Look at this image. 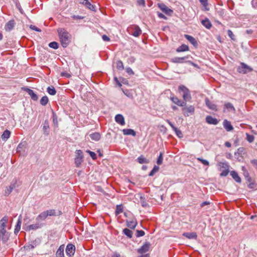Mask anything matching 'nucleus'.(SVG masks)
<instances>
[{
    "mask_svg": "<svg viewBox=\"0 0 257 257\" xmlns=\"http://www.w3.org/2000/svg\"><path fill=\"white\" fill-rule=\"evenodd\" d=\"M201 24L208 29H210L212 26L211 23L207 18L201 21Z\"/></svg>",
    "mask_w": 257,
    "mask_h": 257,
    "instance_id": "obj_26",
    "label": "nucleus"
},
{
    "mask_svg": "<svg viewBox=\"0 0 257 257\" xmlns=\"http://www.w3.org/2000/svg\"><path fill=\"white\" fill-rule=\"evenodd\" d=\"M47 91L49 94L51 95H54L56 93V90L53 86H49L47 89Z\"/></svg>",
    "mask_w": 257,
    "mask_h": 257,
    "instance_id": "obj_42",
    "label": "nucleus"
},
{
    "mask_svg": "<svg viewBox=\"0 0 257 257\" xmlns=\"http://www.w3.org/2000/svg\"><path fill=\"white\" fill-rule=\"evenodd\" d=\"M30 28L33 30H34L37 32H41V30L40 29L37 28L36 26H35L34 25H30Z\"/></svg>",
    "mask_w": 257,
    "mask_h": 257,
    "instance_id": "obj_60",
    "label": "nucleus"
},
{
    "mask_svg": "<svg viewBox=\"0 0 257 257\" xmlns=\"http://www.w3.org/2000/svg\"><path fill=\"white\" fill-rule=\"evenodd\" d=\"M41 227V225L39 223L31 224L27 227V230H36Z\"/></svg>",
    "mask_w": 257,
    "mask_h": 257,
    "instance_id": "obj_33",
    "label": "nucleus"
},
{
    "mask_svg": "<svg viewBox=\"0 0 257 257\" xmlns=\"http://www.w3.org/2000/svg\"><path fill=\"white\" fill-rule=\"evenodd\" d=\"M52 118H53V121L54 124V125L56 126L58 125V122L57 120V116L56 113L52 111Z\"/></svg>",
    "mask_w": 257,
    "mask_h": 257,
    "instance_id": "obj_46",
    "label": "nucleus"
},
{
    "mask_svg": "<svg viewBox=\"0 0 257 257\" xmlns=\"http://www.w3.org/2000/svg\"><path fill=\"white\" fill-rule=\"evenodd\" d=\"M123 206L121 204L120 205H117L116 207V210H115V215H117L121 213L123 211Z\"/></svg>",
    "mask_w": 257,
    "mask_h": 257,
    "instance_id": "obj_43",
    "label": "nucleus"
},
{
    "mask_svg": "<svg viewBox=\"0 0 257 257\" xmlns=\"http://www.w3.org/2000/svg\"><path fill=\"white\" fill-rule=\"evenodd\" d=\"M86 152L89 154L90 156L91 157V158L93 160H96V159L97 156H96V154L94 152H92V151H89V150H87Z\"/></svg>",
    "mask_w": 257,
    "mask_h": 257,
    "instance_id": "obj_54",
    "label": "nucleus"
},
{
    "mask_svg": "<svg viewBox=\"0 0 257 257\" xmlns=\"http://www.w3.org/2000/svg\"><path fill=\"white\" fill-rule=\"evenodd\" d=\"M64 245H61L57 249L56 255L57 257H65L64 253Z\"/></svg>",
    "mask_w": 257,
    "mask_h": 257,
    "instance_id": "obj_24",
    "label": "nucleus"
},
{
    "mask_svg": "<svg viewBox=\"0 0 257 257\" xmlns=\"http://www.w3.org/2000/svg\"><path fill=\"white\" fill-rule=\"evenodd\" d=\"M21 218H22V215H20L19 217V219L17 222V224L15 226L14 233L16 234H17L19 232V231L21 229V223H22Z\"/></svg>",
    "mask_w": 257,
    "mask_h": 257,
    "instance_id": "obj_29",
    "label": "nucleus"
},
{
    "mask_svg": "<svg viewBox=\"0 0 257 257\" xmlns=\"http://www.w3.org/2000/svg\"><path fill=\"white\" fill-rule=\"evenodd\" d=\"M197 160L205 166H208L209 165V162L206 160H204L200 158H197Z\"/></svg>",
    "mask_w": 257,
    "mask_h": 257,
    "instance_id": "obj_59",
    "label": "nucleus"
},
{
    "mask_svg": "<svg viewBox=\"0 0 257 257\" xmlns=\"http://www.w3.org/2000/svg\"><path fill=\"white\" fill-rule=\"evenodd\" d=\"M224 109H227L228 111L232 110L233 111H235V109L232 103L230 102H227L224 104Z\"/></svg>",
    "mask_w": 257,
    "mask_h": 257,
    "instance_id": "obj_38",
    "label": "nucleus"
},
{
    "mask_svg": "<svg viewBox=\"0 0 257 257\" xmlns=\"http://www.w3.org/2000/svg\"><path fill=\"white\" fill-rule=\"evenodd\" d=\"M49 46L51 48L57 49L59 47V44L56 42H52L49 44Z\"/></svg>",
    "mask_w": 257,
    "mask_h": 257,
    "instance_id": "obj_48",
    "label": "nucleus"
},
{
    "mask_svg": "<svg viewBox=\"0 0 257 257\" xmlns=\"http://www.w3.org/2000/svg\"><path fill=\"white\" fill-rule=\"evenodd\" d=\"M159 169V167L158 166H155L152 170L150 172L149 176H153L155 173L158 171Z\"/></svg>",
    "mask_w": 257,
    "mask_h": 257,
    "instance_id": "obj_52",
    "label": "nucleus"
},
{
    "mask_svg": "<svg viewBox=\"0 0 257 257\" xmlns=\"http://www.w3.org/2000/svg\"><path fill=\"white\" fill-rule=\"evenodd\" d=\"M229 169H224V170H221L222 172H221V173L220 174V176H222V177H225V176H226L228 174V173L229 172Z\"/></svg>",
    "mask_w": 257,
    "mask_h": 257,
    "instance_id": "obj_55",
    "label": "nucleus"
},
{
    "mask_svg": "<svg viewBox=\"0 0 257 257\" xmlns=\"http://www.w3.org/2000/svg\"><path fill=\"white\" fill-rule=\"evenodd\" d=\"M223 125L224 128L227 132L231 131L233 130V127L231 125V122L227 119H224L223 122Z\"/></svg>",
    "mask_w": 257,
    "mask_h": 257,
    "instance_id": "obj_19",
    "label": "nucleus"
},
{
    "mask_svg": "<svg viewBox=\"0 0 257 257\" xmlns=\"http://www.w3.org/2000/svg\"><path fill=\"white\" fill-rule=\"evenodd\" d=\"M137 4L139 6H143L144 7L145 6V0H138L137 1Z\"/></svg>",
    "mask_w": 257,
    "mask_h": 257,
    "instance_id": "obj_63",
    "label": "nucleus"
},
{
    "mask_svg": "<svg viewBox=\"0 0 257 257\" xmlns=\"http://www.w3.org/2000/svg\"><path fill=\"white\" fill-rule=\"evenodd\" d=\"M11 132L8 130L5 131L1 136V138L4 141H7L10 137Z\"/></svg>",
    "mask_w": 257,
    "mask_h": 257,
    "instance_id": "obj_34",
    "label": "nucleus"
},
{
    "mask_svg": "<svg viewBox=\"0 0 257 257\" xmlns=\"http://www.w3.org/2000/svg\"><path fill=\"white\" fill-rule=\"evenodd\" d=\"M178 89L180 92H182V97L184 101H190L191 99V95L190 90L184 85H180L179 86Z\"/></svg>",
    "mask_w": 257,
    "mask_h": 257,
    "instance_id": "obj_3",
    "label": "nucleus"
},
{
    "mask_svg": "<svg viewBox=\"0 0 257 257\" xmlns=\"http://www.w3.org/2000/svg\"><path fill=\"white\" fill-rule=\"evenodd\" d=\"M227 34L229 37L233 41H235V37L234 35L233 34V32L230 30H228L227 31Z\"/></svg>",
    "mask_w": 257,
    "mask_h": 257,
    "instance_id": "obj_53",
    "label": "nucleus"
},
{
    "mask_svg": "<svg viewBox=\"0 0 257 257\" xmlns=\"http://www.w3.org/2000/svg\"><path fill=\"white\" fill-rule=\"evenodd\" d=\"M170 99L172 101L177 104L178 106L184 107L186 105V102L184 101H181L177 97L175 96H172L170 97Z\"/></svg>",
    "mask_w": 257,
    "mask_h": 257,
    "instance_id": "obj_13",
    "label": "nucleus"
},
{
    "mask_svg": "<svg viewBox=\"0 0 257 257\" xmlns=\"http://www.w3.org/2000/svg\"><path fill=\"white\" fill-rule=\"evenodd\" d=\"M200 3L201 5L205 8V10L208 11V9L206 8L208 6V0H199Z\"/></svg>",
    "mask_w": 257,
    "mask_h": 257,
    "instance_id": "obj_57",
    "label": "nucleus"
},
{
    "mask_svg": "<svg viewBox=\"0 0 257 257\" xmlns=\"http://www.w3.org/2000/svg\"><path fill=\"white\" fill-rule=\"evenodd\" d=\"M182 111H183V114L185 116H189L190 114L194 113L195 111V108L193 105H189L187 107H183Z\"/></svg>",
    "mask_w": 257,
    "mask_h": 257,
    "instance_id": "obj_9",
    "label": "nucleus"
},
{
    "mask_svg": "<svg viewBox=\"0 0 257 257\" xmlns=\"http://www.w3.org/2000/svg\"><path fill=\"white\" fill-rule=\"evenodd\" d=\"M48 217L47 214H46L45 211L42 212L36 218V220L38 221L39 220H44Z\"/></svg>",
    "mask_w": 257,
    "mask_h": 257,
    "instance_id": "obj_37",
    "label": "nucleus"
},
{
    "mask_svg": "<svg viewBox=\"0 0 257 257\" xmlns=\"http://www.w3.org/2000/svg\"><path fill=\"white\" fill-rule=\"evenodd\" d=\"M183 235L189 239H197V235L195 232H184Z\"/></svg>",
    "mask_w": 257,
    "mask_h": 257,
    "instance_id": "obj_25",
    "label": "nucleus"
},
{
    "mask_svg": "<svg viewBox=\"0 0 257 257\" xmlns=\"http://www.w3.org/2000/svg\"><path fill=\"white\" fill-rule=\"evenodd\" d=\"M66 253L69 256H72L74 255L75 251V246L71 243H69L66 246Z\"/></svg>",
    "mask_w": 257,
    "mask_h": 257,
    "instance_id": "obj_10",
    "label": "nucleus"
},
{
    "mask_svg": "<svg viewBox=\"0 0 257 257\" xmlns=\"http://www.w3.org/2000/svg\"><path fill=\"white\" fill-rule=\"evenodd\" d=\"M237 72L239 73L246 74L253 71V69L243 62L240 63V66L237 68Z\"/></svg>",
    "mask_w": 257,
    "mask_h": 257,
    "instance_id": "obj_4",
    "label": "nucleus"
},
{
    "mask_svg": "<svg viewBox=\"0 0 257 257\" xmlns=\"http://www.w3.org/2000/svg\"><path fill=\"white\" fill-rule=\"evenodd\" d=\"M205 104L209 109L213 110H217L216 105L212 102H211L207 98H205Z\"/></svg>",
    "mask_w": 257,
    "mask_h": 257,
    "instance_id": "obj_22",
    "label": "nucleus"
},
{
    "mask_svg": "<svg viewBox=\"0 0 257 257\" xmlns=\"http://www.w3.org/2000/svg\"><path fill=\"white\" fill-rule=\"evenodd\" d=\"M158 16L160 19H163L164 20H166L167 18V17L162 13L160 12H157Z\"/></svg>",
    "mask_w": 257,
    "mask_h": 257,
    "instance_id": "obj_62",
    "label": "nucleus"
},
{
    "mask_svg": "<svg viewBox=\"0 0 257 257\" xmlns=\"http://www.w3.org/2000/svg\"><path fill=\"white\" fill-rule=\"evenodd\" d=\"M218 166L220 167V170L221 171L222 169H229V166L228 163L225 162H220L218 163Z\"/></svg>",
    "mask_w": 257,
    "mask_h": 257,
    "instance_id": "obj_40",
    "label": "nucleus"
},
{
    "mask_svg": "<svg viewBox=\"0 0 257 257\" xmlns=\"http://www.w3.org/2000/svg\"><path fill=\"white\" fill-rule=\"evenodd\" d=\"M174 131L175 132L176 135L180 138H181L183 137V134L181 132V131L179 130L178 128H175Z\"/></svg>",
    "mask_w": 257,
    "mask_h": 257,
    "instance_id": "obj_58",
    "label": "nucleus"
},
{
    "mask_svg": "<svg viewBox=\"0 0 257 257\" xmlns=\"http://www.w3.org/2000/svg\"><path fill=\"white\" fill-rule=\"evenodd\" d=\"M242 170L243 172V175L244 176L245 180L248 182H250L251 179L249 175V173H248L247 171L245 169V168L244 167H242Z\"/></svg>",
    "mask_w": 257,
    "mask_h": 257,
    "instance_id": "obj_36",
    "label": "nucleus"
},
{
    "mask_svg": "<svg viewBox=\"0 0 257 257\" xmlns=\"http://www.w3.org/2000/svg\"><path fill=\"white\" fill-rule=\"evenodd\" d=\"M115 120L117 123L121 125H124L125 124L124 118L122 114H116L115 116Z\"/></svg>",
    "mask_w": 257,
    "mask_h": 257,
    "instance_id": "obj_20",
    "label": "nucleus"
},
{
    "mask_svg": "<svg viewBox=\"0 0 257 257\" xmlns=\"http://www.w3.org/2000/svg\"><path fill=\"white\" fill-rule=\"evenodd\" d=\"M122 132L124 135L128 136L132 135L133 137L136 136V132L132 129L127 128L122 130Z\"/></svg>",
    "mask_w": 257,
    "mask_h": 257,
    "instance_id": "obj_27",
    "label": "nucleus"
},
{
    "mask_svg": "<svg viewBox=\"0 0 257 257\" xmlns=\"http://www.w3.org/2000/svg\"><path fill=\"white\" fill-rule=\"evenodd\" d=\"M126 226L131 229H134L138 224L136 218H133L131 220H127L126 221Z\"/></svg>",
    "mask_w": 257,
    "mask_h": 257,
    "instance_id": "obj_15",
    "label": "nucleus"
},
{
    "mask_svg": "<svg viewBox=\"0 0 257 257\" xmlns=\"http://www.w3.org/2000/svg\"><path fill=\"white\" fill-rule=\"evenodd\" d=\"M15 187V184H11L10 186L7 187L6 190H5L4 195L6 196H9L11 194Z\"/></svg>",
    "mask_w": 257,
    "mask_h": 257,
    "instance_id": "obj_32",
    "label": "nucleus"
},
{
    "mask_svg": "<svg viewBox=\"0 0 257 257\" xmlns=\"http://www.w3.org/2000/svg\"><path fill=\"white\" fill-rule=\"evenodd\" d=\"M122 232L130 238H131L133 236V231L127 228L123 229Z\"/></svg>",
    "mask_w": 257,
    "mask_h": 257,
    "instance_id": "obj_39",
    "label": "nucleus"
},
{
    "mask_svg": "<svg viewBox=\"0 0 257 257\" xmlns=\"http://www.w3.org/2000/svg\"><path fill=\"white\" fill-rule=\"evenodd\" d=\"M116 68L121 70L124 69L123 63L121 60H118L116 62Z\"/></svg>",
    "mask_w": 257,
    "mask_h": 257,
    "instance_id": "obj_47",
    "label": "nucleus"
},
{
    "mask_svg": "<svg viewBox=\"0 0 257 257\" xmlns=\"http://www.w3.org/2000/svg\"><path fill=\"white\" fill-rule=\"evenodd\" d=\"M10 235V233L6 229H0V241H2L3 243H6L9 240Z\"/></svg>",
    "mask_w": 257,
    "mask_h": 257,
    "instance_id": "obj_6",
    "label": "nucleus"
},
{
    "mask_svg": "<svg viewBox=\"0 0 257 257\" xmlns=\"http://www.w3.org/2000/svg\"><path fill=\"white\" fill-rule=\"evenodd\" d=\"M189 47L185 45V44H182L179 47H178L176 49L177 52H185L189 51Z\"/></svg>",
    "mask_w": 257,
    "mask_h": 257,
    "instance_id": "obj_31",
    "label": "nucleus"
},
{
    "mask_svg": "<svg viewBox=\"0 0 257 257\" xmlns=\"http://www.w3.org/2000/svg\"><path fill=\"white\" fill-rule=\"evenodd\" d=\"M189 55L182 57H175L172 58L171 61L175 63H183L185 62V61H188L187 60L189 58Z\"/></svg>",
    "mask_w": 257,
    "mask_h": 257,
    "instance_id": "obj_11",
    "label": "nucleus"
},
{
    "mask_svg": "<svg viewBox=\"0 0 257 257\" xmlns=\"http://www.w3.org/2000/svg\"><path fill=\"white\" fill-rule=\"evenodd\" d=\"M15 21L13 20H11L9 21L8 23H6L5 29L6 31L10 32L12 31L15 26Z\"/></svg>",
    "mask_w": 257,
    "mask_h": 257,
    "instance_id": "obj_16",
    "label": "nucleus"
},
{
    "mask_svg": "<svg viewBox=\"0 0 257 257\" xmlns=\"http://www.w3.org/2000/svg\"><path fill=\"white\" fill-rule=\"evenodd\" d=\"M49 99L47 96H43L40 99V104L43 106H45L48 102Z\"/></svg>",
    "mask_w": 257,
    "mask_h": 257,
    "instance_id": "obj_44",
    "label": "nucleus"
},
{
    "mask_svg": "<svg viewBox=\"0 0 257 257\" xmlns=\"http://www.w3.org/2000/svg\"><path fill=\"white\" fill-rule=\"evenodd\" d=\"M80 4L83 5L88 9L95 11V6L92 5L88 0H80Z\"/></svg>",
    "mask_w": 257,
    "mask_h": 257,
    "instance_id": "obj_14",
    "label": "nucleus"
},
{
    "mask_svg": "<svg viewBox=\"0 0 257 257\" xmlns=\"http://www.w3.org/2000/svg\"><path fill=\"white\" fill-rule=\"evenodd\" d=\"M158 6L163 13L167 15L171 16L173 13V10L169 8L166 5L163 3L158 4Z\"/></svg>",
    "mask_w": 257,
    "mask_h": 257,
    "instance_id": "obj_7",
    "label": "nucleus"
},
{
    "mask_svg": "<svg viewBox=\"0 0 257 257\" xmlns=\"http://www.w3.org/2000/svg\"><path fill=\"white\" fill-rule=\"evenodd\" d=\"M246 139L249 143H252L253 142L254 140V137L253 135H250L249 134L246 133Z\"/></svg>",
    "mask_w": 257,
    "mask_h": 257,
    "instance_id": "obj_50",
    "label": "nucleus"
},
{
    "mask_svg": "<svg viewBox=\"0 0 257 257\" xmlns=\"http://www.w3.org/2000/svg\"><path fill=\"white\" fill-rule=\"evenodd\" d=\"M28 94L31 96V99L34 101H37L38 99V95L34 92V91L28 88H25L24 89Z\"/></svg>",
    "mask_w": 257,
    "mask_h": 257,
    "instance_id": "obj_17",
    "label": "nucleus"
},
{
    "mask_svg": "<svg viewBox=\"0 0 257 257\" xmlns=\"http://www.w3.org/2000/svg\"><path fill=\"white\" fill-rule=\"evenodd\" d=\"M138 162L140 164H148L149 163V160L146 159L143 155L140 156L137 159Z\"/></svg>",
    "mask_w": 257,
    "mask_h": 257,
    "instance_id": "obj_35",
    "label": "nucleus"
},
{
    "mask_svg": "<svg viewBox=\"0 0 257 257\" xmlns=\"http://www.w3.org/2000/svg\"><path fill=\"white\" fill-rule=\"evenodd\" d=\"M25 148L26 147L24 144L22 143H20L17 148V152H21L22 151L24 152L25 151Z\"/></svg>",
    "mask_w": 257,
    "mask_h": 257,
    "instance_id": "obj_41",
    "label": "nucleus"
},
{
    "mask_svg": "<svg viewBox=\"0 0 257 257\" xmlns=\"http://www.w3.org/2000/svg\"><path fill=\"white\" fill-rule=\"evenodd\" d=\"M46 214H47V216H56V211L54 209H50L48 210L47 211H45Z\"/></svg>",
    "mask_w": 257,
    "mask_h": 257,
    "instance_id": "obj_49",
    "label": "nucleus"
},
{
    "mask_svg": "<svg viewBox=\"0 0 257 257\" xmlns=\"http://www.w3.org/2000/svg\"><path fill=\"white\" fill-rule=\"evenodd\" d=\"M230 175L232 178L237 183H241V180L240 177L238 176V173L235 171H231L230 172Z\"/></svg>",
    "mask_w": 257,
    "mask_h": 257,
    "instance_id": "obj_23",
    "label": "nucleus"
},
{
    "mask_svg": "<svg viewBox=\"0 0 257 257\" xmlns=\"http://www.w3.org/2000/svg\"><path fill=\"white\" fill-rule=\"evenodd\" d=\"M91 139L94 141H98L100 139L101 136L99 133H94L89 135Z\"/></svg>",
    "mask_w": 257,
    "mask_h": 257,
    "instance_id": "obj_30",
    "label": "nucleus"
},
{
    "mask_svg": "<svg viewBox=\"0 0 257 257\" xmlns=\"http://www.w3.org/2000/svg\"><path fill=\"white\" fill-rule=\"evenodd\" d=\"M145 234V232L142 230H137L136 231V236L137 237L143 236Z\"/></svg>",
    "mask_w": 257,
    "mask_h": 257,
    "instance_id": "obj_56",
    "label": "nucleus"
},
{
    "mask_svg": "<svg viewBox=\"0 0 257 257\" xmlns=\"http://www.w3.org/2000/svg\"><path fill=\"white\" fill-rule=\"evenodd\" d=\"M185 37L195 47H197L198 43L196 39L191 36L185 35Z\"/></svg>",
    "mask_w": 257,
    "mask_h": 257,
    "instance_id": "obj_28",
    "label": "nucleus"
},
{
    "mask_svg": "<svg viewBox=\"0 0 257 257\" xmlns=\"http://www.w3.org/2000/svg\"><path fill=\"white\" fill-rule=\"evenodd\" d=\"M251 4L253 8L257 9V0H252Z\"/></svg>",
    "mask_w": 257,
    "mask_h": 257,
    "instance_id": "obj_61",
    "label": "nucleus"
},
{
    "mask_svg": "<svg viewBox=\"0 0 257 257\" xmlns=\"http://www.w3.org/2000/svg\"><path fill=\"white\" fill-rule=\"evenodd\" d=\"M163 153L162 152H160L157 161V164L159 165H161L163 163Z\"/></svg>",
    "mask_w": 257,
    "mask_h": 257,
    "instance_id": "obj_51",
    "label": "nucleus"
},
{
    "mask_svg": "<svg viewBox=\"0 0 257 257\" xmlns=\"http://www.w3.org/2000/svg\"><path fill=\"white\" fill-rule=\"evenodd\" d=\"M41 243V239L39 238H37L35 240L31 241L29 243L24 246L26 250H30L34 248Z\"/></svg>",
    "mask_w": 257,
    "mask_h": 257,
    "instance_id": "obj_5",
    "label": "nucleus"
},
{
    "mask_svg": "<svg viewBox=\"0 0 257 257\" xmlns=\"http://www.w3.org/2000/svg\"><path fill=\"white\" fill-rule=\"evenodd\" d=\"M7 223V219L5 218H2L0 220V229L2 228L6 229V224Z\"/></svg>",
    "mask_w": 257,
    "mask_h": 257,
    "instance_id": "obj_45",
    "label": "nucleus"
},
{
    "mask_svg": "<svg viewBox=\"0 0 257 257\" xmlns=\"http://www.w3.org/2000/svg\"><path fill=\"white\" fill-rule=\"evenodd\" d=\"M77 156L75 158V164L77 167H79L83 161V152L81 150L76 151Z\"/></svg>",
    "mask_w": 257,
    "mask_h": 257,
    "instance_id": "obj_8",
    "label": "nucleus"
},
{
    "mask_svg": "<svg viewBox=\"0 0 257 257\" xmlns=\"http://www.w3.org/2000/svg\"><path fill=\"white\" fill-rule=\"evenodd\" d=\"M151 246V243L149 242H146L140 248L138 249V252L139 253L143 254L149 251Z\"/></svg>",
    "mask_w": 257,
    "mask_h": 257,
    "instance_id": "obj_12",
    "label": "nucleus"
},
{
    "mask_svg": "<svg viewBox=\"0 0 257 257\" xmlns=\"http://www.w3.org/2000/svg\"><path fill=\"white\" fill-rule=\"evenodd\" d=\"M127 31L129 34L135 37H138L142 34V30L141 28L136 25H130L127 28Z\"/></svg>",
    "mask_w": 257,
    "mask_h": 257,
    "instance_id": "obj_2",
    "label": "nucleus"
},
{
    "mask_svg": "<svg viewBox=\"0 0 257 257\" xmlns=\"http://www.w3.org/2000/svg\"><path fill=\"white\" fill-rule=\"evenodd\" d=\"M49 123L48 120H45L44 122L43 125V130L44 134L46 136H48L49 134Z\"/></svg>",
    "mask_w": 257,
    "mask_h": 257,
    "instance_id": "obj_21",
    "label": "nucleus"
},
{
    "mask_svg": "<svg viewBox=\"0 0 257 257\" xmlns=\"http://www.w3.org/2000/svg\"><path fill=\"white\" fill-rule=\"evenodd\" d=\"M126 71L130 75H133V74H134V71H133L132 68H131L130 67L127 68L126 69Z\"/></svg>",
    "mask_w": 257,
    "mask_h": 257,
    "instance_id": "obj_64",
    "label": "nucleus"
},
{
    "mask_svg": "<svg viewBox=\"0 0 257 257\" xmlns=\"http://www.w3.org/2000/svg\"><path fill=\"white\" fill-rule=\"evenodd\" d=\"M57 32L62 46L67 47L71 41V34L64 28L58 29Z\"/></svg>",
    "mask_w": 257,
    "mask_h": 257,
    "instance_id": "obj_1",
    "label": "nucleus"
},
{
    "mask_svg": "<svg viewBox=\"0 0 257 257\" xmlns=\"http://www.w3.org/2000/svg\"><path fill=\"white\" fill-rule=\"evenodd\" d=\"M206 121L211 124L216 125L218 123L219 120L216 118H214L210 115H207L206 117Z\"/></svg>",
    "mask_w": 257,
    "mask_h": 257,
    "instance_id": "obj_18",
    "label": "nucleus"
}]
</instances>
